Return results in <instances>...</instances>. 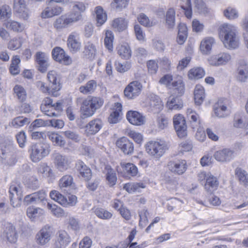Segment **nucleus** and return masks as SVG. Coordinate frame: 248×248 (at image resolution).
<instances>
[{
    "label": "nucleus",
    "instance_id": "42",
    "mask_svg": "<svg viewBox=\"0 0 248 248\" xmlns=\"http://www.w3.org/2000/svg\"><path fill=\"white\" fill-rule=\"evenodd\" d=\"M65 15L70 25L83 19V15L78 13V11L72 10L70 12L65 14Z\"/></svg>",
    "mask_w": 248,
    "mask_h": 248
},
{
    "label": "nucleus",
    "instance_id": "14",
    "mask_svg": "<svg viewBox=\"0 0 248 248\" xmlns=\"http://www.w3.org/2000/svg\"><path fill=\"white\" fill-rule=\"evenodd\" d=\"M16 149L15 148L13 140L11 138H4L0 143V157L2 158L6 157L7 155H10L13 153H16Z\"/></svg>",
    "mask_w": 248,
    "mask_h": 248
},
{
    "label": "nucleus",
    "instance_id": "60",
    "mask_svg": "<svg viewBox=\"0 0 248 248\" xmlns=\"http://www.w3.org/2000/svg\"><path fill=\"white\" fill-rule=\"evenodd\" d=\"M72 4V10L78 11V13L82 14L86 11V4L81 1H75L71 2Z\"/></svg>",
    "mask_w": 248,
    "mask_h": 248
},
{
    "label": "nucleus",
    "instance_id": "45",
    "mask_svg": "<svg viewBox=\"0 0 248 248\" xmlns=\"http://www.w3.org/2000/svg\"><path fill=\"white\" fill-rule=\"evenodd\" d=\"M118 54L122 58L128 59L131 56V50L128 45H120L117 47Z\"/></svg>",
    "mask_w": 248,
    "mask_h": 248
},
{
    "label": "nucleus",
    "instance_id": "35",
    "mask_svg": "<svg viewBox=\"0 0 248 248\" xmlns=\"http://www.w3.org/2000/svg\"><path fill=\"white\" fill-rule=\"evenodd\" d=\"M128 21L124 18L120 17L114 19L112 26L115 31L121 32L126 29Z\"/></svg>",
    "mask_w": 248,
    "mask_h": 248
},
{
    "label": "nucleus",
    "instance_id": "25",
    "mask_svg": "<svg viewBox=\"0 0 248 248\" xmlns=\"http://www.w3.org/2000/svg\"><path fill=\"white\" fill-rule=\"evenodd\" d=\"M126 118L133 125H140L145 122L144 117L136 111H128L126 114Z\"/></svg>",
    "mask_w": 248,
    "mask_h": 248
},
{
    "label": "nucleus",
    "instance_id": "43",
    "mask_svg": "<svg viewBox=\"0 0 248 248\" xmlns=\"http://www.w3.org/2000/svg\"><path fill=\"white\" fill-rule=\"evenodd\" d=\"M172 92L174 95L182 96L185 92L184 84L181 80L174 81L172 83Z\"/></svg>",
    "mask_w": 248,
    "mask_h": 248
},
{
    "label": "nucleus",
    "instance_id": "12",
    "mask_svg": "<svg viewBox=\"0 0 248 248\" xmlns=\"http://www.w3.org/2000/svg\"><path fill=\"white\" fill-rule=\"evenodd\" d=\"M142 88V84L138 81L130 82L125 88L124 94L127 98L134 99L140 93Z\"/></svg>",
    "mask_w": 248,
    "mask_h": 248
},
{
    "label": "nucleus",
    "instance_id": "10",
    "mask_svg": "<svg viewBox=\"0 0 248 248\" xmlns=\"http://www.w3.org/2000/svg\"><path fill=\"white\" fill-rule=\"evenodd\" d=\"M173 123L174 129L179 138H184L187 135V125L184 116L181 114L174 116Z\"/></svg>",
    "mask_w": 248,
    "mask_h": 248
},
{
    "label": "nucleus",
    "instance_id": "4",
    "mask_svg": "<svg viewBox=\"0 0 248 248\" xmlns=\"http://www.w3.org/2000/svg\"><path fill=\"white\" fill-rule=\"evenodd\" d=\"M50 146L45 143H38L30 146L28 152L31 160L38 162L50 153Z\"/></svg>",
    "mask_w": 248,
    "mask_h": 248
},
{
    "label": "nucleus",
    "instance_id": "64",
    "mask_svg": "<svg viewBox=\"0 0 248 248\" xmlns=\"http://www.w3.org/2000/svg\"><path fill=\"white\" fill-rule=\"evenodd\" d=\"M138 20L142 25L150 27L153 26L152 22H151L148 17L144 13H140L138 16Z\"/></svg>",
    "mask_w": 248,
    "mask_h": 248
},
{
    "label": "nucleus",
    "instance_id": "16",
    "mask_svg": "<svg viewBox=\"0 0 248 248\" xmlns=\"http://www.w3.org/2000/svg\"><path fill=\"white\" fill-rule=\"evenodd\" d=\"M52 156L55 167L59 171L63 172L69 168L70 162L66 156L59 153H55L53 154Z\"/></svg>",
    "mask_w": 248,
    "mask_h": 248
},
{
    "label": "nucleus",
    "instance_id": "17",
    "mask_svg": "<svg viewBox=\"0 0 248 248\" xmlns=\"http://www.w3.org/2000/svg\"><path fill=\"white\" fill-rule=\"evenodd\" d=\"M2 236L5 240L11 243H15L18 237L15 226L11 223L7 224L4 229Z\"/></svg>",
    "mask_w": 248,
    "mask_h": 248
},
{
    "label": "nucleus",
    "instance_id": "51",
    "mask_svg": "<svg viewBox=\"0 0 248 248\" xmlns=\"http://www.w3.org/2000/svg\"><path fill=\"white\" fill-rule=\"evenodd\" d=\"M53 25L57 30H61L67 27L70 24L64 14L57 18Z\"/></svg>",
    "mask_w": 248,
    "mask_h": 248
},
{
    "label": "nucleus",
    "instance_id": "31",
    "mask_svg": "<svg viewBox=\"0 0 248 248\" xmlns=\"http://www.w3.org/2000/svg\"><path fill=\"white\" fill-rule=\"evenodd\" d=\"M219 182L217 178L212 175H210L206 178L204 187L207 192L211 193L217 188Z\"/></svg>",
    "mask_w": 248,
    "mask_h": 248
},
{
    "label": "nucleus",
    "instance_id": "27",
    "mask_svg": "<svg viewBox=\"0 0 248 248\" xmlns=\"http://www.w3.org/2000/svg\"><path fill=\"white\" fill-rule=\"evenodd\" d=\"M214 111L216 116L218 118L225 117L229 115V111L221 99L214 105Z\"/></svg>",
    "mask_w": 248,
    "mask_h": 248
},
{
    "label": "nucleus",
    "instance_id": "6",
    "mask_svg": "<svg viewBox=\"0 0 248 248\" xmlns=\"http://www.w3.org/2000/svg\"><path fill=\"white\" fill-rule=\"evenodd\" d=\"M53 232L52 226L48 224L45 225L35 235L36 243L42 246L46 245L50 241Z\"/></svg>",
    "mask_w": 248,
    "mask_h": 248
},
{
    "label": "nucleus",
    "instance_id": "3",
    "mask_svg": "<svg viewBox=\"0 0 248 248\" xmlns=\"http://www.w3.org/2000/svg\"><path fill=\"white\" fill-rule=\"evenodd\" d=\"M47 78L49 82V86H46L44 82L41 81L38 82V85L40 86V89L43 93H48L53 96H57L59 95L58 91L62 88L58 75L55 71H50L47 74Z\"/></svg>",
    "mask_w": 248,
    "mask_h": 248
},
{
    "label": "nucleus",
    "instance_id": "61",
    "mask_svg": "<svg viewBox=\"0 0 248 248\" xmlns=\"http://www.w3.org/2000/svg\"><path fill=\"white\" fill-rule=\"evenodd\" d=\"M68 139L71 140L75 142H78L80 140L79 135L75 131L69 130L62 133Z\"/></svg>",
    "mask_w": 248,
    "mask_h": 248
},
{
    "label": "nucleus",
    "instance_id": "55",
    "mask_svg": "<svg viewBox=\"0 0 248 248\" xmlns=\"http://www.w3.org/2000/svg\"><path fill=\"white\" fill-rule=\"evenodd\" d=\"M14 92L20 102H23L26 100V92L23 87L18 85H16L14 88Z\"/></svg>",
    "mask_w": 248,
    "mask_h": 248
},
{
    "label": "nucleus",
    "instance_id": "19",
    "mask_svg": "<svg viewBox=\"0 0 248 248\" xmlns=\"http://www.w3.org/2000/svg\"><path fill=\"white\" fill-rule=\"evenodd\" d=\"M214 157L219 162H229L234 157V152L229 148H224L216 151L214 154Z\"/></svg>",
    "mask_w": 248,
    "mask_h": 248
},
{
    "label": "nucleus",
    "instance_id": "48",
    "mask_svg": "<svg viewBox=\"0 0 248 248\" xmlns=\"http://www.w3.org/2000/svg\"><path fill=\"white\" fill-rule=\"evenodd\" d=\"M121 166L123 168L124 171L131 176H135L138 173V169L137 167L132 163H121Z\"/></svg>",
    "mask_w": 248,
    "mask_h": 248
},
{
    "label": "nucleus",
    "instance_id": "34",
    "mask_svg": "<svg viewBox=\"0 0 248 248\" xmlns=\"http://www.w3.org/2000/svg\"><path fill=\"white\" fill-rule=\"evenodd\" d=\"M194 100L197 105H201L205 98L204 90L201 85H197L194 90Z\"/></svg>",
    "mask_w": 248,
    "mask_h": 248
},
{
    "label": "nucleus",
    "instance_id": "1",
    "mask_svg": "<svg viewBox=\"0 0 248 248\" xmlns=\"http://www.w3.org/2000/svg\"><path fill=\"white\" fill-rule=\"evenodd\" d=\"M236 33V28L232 25L224 24L220 27L219 36L226 48L235 49L238 47L239 39Z\"/></svg>",
    "mask_w": 248,
    "mask_h": 248
},
{
    "label": "nucleus",
    "instance_id": "38",
    "mask_svg": "<svg viewBox=\"0 0 248 248\" xmlns=\"http://www.w3.org/2000/svg\"><path fill=\"white\" fill-rule=\"evenodd\" d=\"M71 241V238L66 232L65 231H60L58 232L57 242L60 247L64 248Z\"/></svg>",
    "mask_w": 248,
    "mask_h": 248
},
{
    "label": "nucleus",
    "instance_id": "37",
    "mask_svg": "<svg viewBox=\"0 0 248 248\" xmlns=\"http://www.w3.org/2000/svg\"><path fill=\"white\" fill-rule=\"evenodd\" d=\"M145 185L142 182L139 183H129L124 184V189L129 193H132L135 192H139L141 188H144Z\"/></svg>",
    "mask_w": 248,
    "mask_h": 248
},
{
    "label": "nucleus",
    "instance_id": "5",
    "mask_svg": "<svg viewBox=\"0 0 248 248\" xmlns=\"http://www.w3.org/2000/svg\"><path fill=\"white\" fill-rule=\"evenodd\" d=\"M40 109L45 115L49 117H56L58 116V112L62 110V103L59 101L53 104L52 99L46 97L42 101Z\"/></svg>",
    "mask_w": 248,
    "mask_h": 248
},
{
    "label": "nucleus",
    "instance_id": "47",
    "mask_svg": "<svg viewBox=\"0 0 248 248\" xmlns=\"http://www.w3.org/2000/svg\"><path fill=\"white\" fill-rule=\"evenodd\" d=\"M105 169L107 170L106 179L108 183L110 186H113L116 184L117 181L115 172L109 166H106Z\"/></svg>",
    "mask_w": 248,
    "mask_h": 248
},
{
    "label": "nucleus",
    "instance_id": "2",
    "mask_svg": "<svg viewBox=\"0 0 248 248\" xmlns=\"http://www.w3.org/2000/svg\"><path fill=\"white\" fill-rule=\"evenodd\" d=\"M103 99L99 97L88 96L81 104V118L84 119L93 116L95 112L103 106Z\"/></svg>",
    "mask_w": 248,
    "mask_h": 248
},
{
    "label": "nucleus",
    "instance_id": "49",
    "mask_svg": "<svg viewBox=\"0 0 248 248\" xmlns=\"http://www.w3.org/2000/svg\"><path fill=\"white\" fill-rule=\"evenodd\" d=\"M73 184V178L71 175L63 176L59 181V186L61 189L70 187Z\"/></svg>",
    "mask_w": 248,
    "mask_h": 248
},
{
    "label": "nucleus",
    "instance_id": "40",
    "mask_svg": "<svg viewBox=\"0 0 248 248\" xmlns=\"http://www.w3.org/2000/svg\"><path fill=\"white\" fill-rule=\"evenodd\" d=\"M215 43V40L212 37L206 38L201 43L200 49L204 54L210 52L213 45Z\"/></svg>",
    "mask_w": 248,
    "mask_h": 248
},
{
    "label": "nucleus",
    "instance_id": "22",
    "mask_svg": "<svg viewBox=\"0 0 248 248\" xmlns=\"http://www.w3.org/2000/svg\"><path fill=\"white\" fill-rule=\"evenodd\" d=\"M75 168L85 181H89L92 176V172L91 169L88 167L83 161L78 160L76 163Z\"/></svg>",
    "mask_w": 248,
    "mask_h": 248
},
{
    "label": "nucleus",
    "instance_id": "54",
    "mask_svg": "<svg viewBox=\"0 0 248 248\" xmlns=\"http://www.w3.org/2000/svg\"><path fill=\"white\" fill-rule=\"evenodd\" d=\"M175 15L174 10L172 8L170 9L166 14V21L168 28H173L175 25Z\"/></svg>",
    "mask_w": 248,
    "mask_h": 248
},
{
    "label": "nucleus",
    "instance_id": "28",
    "mask_svg": "<svg viewBox=\"0 0 248 248\" xmlns=\"http://www.w3.org/2000/svg\"><path fill=\"white\" fill-rule=\"evenodd\" d=\"M122 105L120 103H116L112 109V112L110 113L108 118V121L110 124H116L120 120V114L122 112Z\"/></svg>",
    "mask_w": 248,
    "mask_h": 248
},
{
    "label": "nucleus",
    "instance_id": "13",
    "mask_svg": "<svg viewBox=\"0 0 248 248\" xmlns=\"http://www.w3.org/2000/svg\"><path fill=\"white\" fill-rule=\"evenodd\" d=\"M116 145L125 155H131L134 152V144L126 137H123L118 139Z\"/></svg>",
    "mask_w": 248,
    "mask_h": 248
},
{
    "label": "nucleus",
    "instance_id": "46",
    "mask_svg": "<svg viewBox=\"0 0 248 248\" xmlns=\"http://www.w3.org/2000/svg\"><path fill=\"white\" fill-rule=\"evenodd\" d=\"M47 136L49 139L52 141L55 145L62 146L65 144V141L63 139V138L56 133L48 132Z\"/></svg>",
    "mask_w": 248,
    "mask_h": 248
},
{
    "label": "nucleus",
    "instance_id": "44",
    "mask_svg": "<svg viewBox=\"0 0 248 248\" xmlns=\"http://www.w3.org/2000/svg\"><path fill=\"white\" fill-rule=\"evenodd\" d=\"M235 175L238 178L240 183L248 187V173L247 172L241 169L237 168L235 170Z\"/></svg>",
    "mask_w": 248,
    "mask_h": 248
},
{
    "label": "nucleus",
    "instance_id": "26",
    "mask_svg": "<svg viewBox=\"0 0 248 248\" xmlns=\"http://www.w3.org/2000/svg\"><path fill=\"white\" fill-rule=\"evenodd\" d=\"M149 106L151 111L154 113H159L163 107L162 101L159 97L155 94L151 95Z\"/></svg>",
    "mask_w": 248,
    "mask_h": 248
},
{
    "label": "nucleus",
    "instance_id": "58",
    "mask_svg": "<svg viewBox=\"0 0 248 248\" xmlns=\"http://www.w3.org/2000/svg\"><path fill=\"white\" fill-rule=\"evenodd\" d=\"M114 36L111 31L108 30L106 32V36L104 39V44L106 47L109 50L113 48V41Z\"/></svg>",
    "mask_w": 248,
    "mask_h": 248
},
{
    "label": "nucleus",
    "instance_id": "29",
    "mask_svg": "<svg viewBox=\"0 0 248 248\" xmlns=\"http://www.w3.org/2000/svg\"><path fill=\"white\" fill-rule=\"evenodd\" d=\"M38 171L42 174L44 177L48 178L49 182H52L55 179V175L53 170L46 163L40 164L38 169Z\"/></svg>",
    "mask_w": 248,
    "mask_h": 248
},
{
    "label": "nucleus",
    "instance_id": "8",
    "mask_svg": "<svg viewBox=\"0 0 248 248\" xmlns=\"http://www.w3.org/2000/svg\"><path fill=\"white\" fill-rule=\"evenodd\" d=\"M166 146L158 141H151L147 143L146 151L147 153L155 158H159L165 153Z\"/></svg>",
    "mask_w": 248,
    "mask_h": 248
},
{
    "label": "nucleus",
    "instance_id": "53",
    "mask_svg": "<svg viewBox=\"0 0 248 248\" xmlns=\"http://www.w3.org/2000/svg\"><path fill=\"white\" fill-rule=\"evenodd\" d=\"M6 28L16 32H21L23 29V25L20 23L14 20H9L5 23Z\"/></svg>",
    "mask_w": 248,
    "mask_h": 248
},
{
    "label": "nucleus",
    "instance_id": "39",
    "mask_svg": "<svg viewBox=\"0 0 248 248\" xmlns=\"http://www.w3.org/2000/svg\"><path fill=\"white\" fill-rule=\"evenodd\" d=\"M96 87V82L94 80H90L85 85L80 86L79 91L84 94H91L94 91Z\"/></svg>",
    "mask_w": 248,
    "mask_h": 248
},
{
    "label": "nucleus",
    "instance_id": "15",
    "mask_svg": "<svg viewBox=\"0 0 248 248\" xmlns=\"http://www.w3.org/2000/svg\"><path fill=\"white\" fill-rule=\"evenodd\" d=\"M46 194L43 190H39L31 194L26 195L23 200L24 204L43 203L46 200Z\"/></svg>",
    "mask_w": 248,
    "mask_h": 248
},
{
    "label": "nucleus",
    "instance_id": "23",
    "mask_svg": "<svg viewBox=\"0 0 248 248\" xmlns=\"http://www.w3.org/2000/svg\"><path fill=\"white\" fill-rule=\"evenodd\" d=\"M103 123L100 119L91 121L85 127V132L87 135H94L102 128Z\"/></svg>",
    "mask_w": 248,
    "mask_h": 248
},
{
    "label": "nucleus",
    "instance_id": "56",
    "mask_svg": "<svg viewBox=\"0 0 248 248\" xmlns=\"http://www.w3.org/2000/svg\"><path fill=\"white\" fill-rule=\"evenodd\" d=\"M30 123V119L23 116H18L14 119L11 123L12 125L16 128L22 126Z\"/></svg>",
    "mask_w": 248,
    "mask_h": 248
},
{
    "label": "nucleus",
    "instance_id": "36",
    "mask_svg": "<svg viewBox=\"0 0 248 248\" xmlns=\"http://www.w3.org/2000/svg\"><path fill=\"white\" fill-rule=\"evenodd\" d=\"M96 15V26L100 27L106 21L107 16L101 6H97L95 9Z\"/></svg>",
    "mask_w": 248,
    "mask_h": 248
},
{
    "label": "nucleus",
    "instance_id": "7",
    "mask_svg": "<svg viewBox=\"0 0 248 248\" xmlns=\"http://www.w3.org/2000/svg\"><path fill=\"white\" fill-rule=\"evenodd\" d=\"M50 198L64 207L73 206L77 202V198L72 195L68 196L67 200L63 195L57 190H52L49 194Z\"/></svg>",
    "mask_w": 248,
    "mask_h": 248
},
{
    "label": "nucleus",
    "instance_id": "9",
    "mask_svg": "<svg viewBox=\"0 0 248 248\" xmlns=\"http://www.w3.org/2000/svg\"><path fill=\"white\" fill-rule=\"evenodd\" d=\"M9 199L13 207L20 205L22 198V189L19 185L12 184L9 187Z\"/></svg>",
    "mask_w": 248,
    "mask_h": 248
},
{
    "label": "nucleus",
    "instance_id": "30",
    "mask_svg": "<svg viewBox=\"0 0 248 248\" xmlns=\"http://www.w3.org/2000/svg\"><path fill=\"white\" fill-rule=\"evenodd\" d=\"M167 107L170 110H179L183 107V101L179 96H170L167 101Z\"/></svg>",
    "mask_w": 248,
    "mask_h": 248
},
{
    "label": "nucleus",
    "instance_id": "18",
    "mask_svg": "<svg viewBox=\"0 0 248 248\" xmlns=\"http://www.w3.org/2000/svg\"><path fill=\"white\" fill-rule=\"evenodd\" d=\"M231 59V55L227 53H220L211 57L209 60L210 65L218 66L226 64Z\"/></svg>",
    "mask_w": 248,
    "mask_h": 248
},
{
    "label": "nucleus",
    "instance_id": "32",
    "mask_svg": "<svg viewBox=\"0 0 248 248\" xmlns=\"http://www.w3.org/2000/svg\"><path fill=\"white\" fill-rule=\"evenodd\" d=\"M237 72V80L245 82L248 77V65L245 62H242L238 67Z\"/></svg>",
    "mask_w": 248,
    "mask_h": 248
},
{
    "label": "nucleus",
    "instance_id": "20",
    "mask_svg": "<svg viewBox=\"0 0 248 248\" xmlns=\"http://www.w3.org/2000/svg\"><path fill=\"white\" fill-rule=\"evenodd\" d=\"M67 46L70 51L76 53L79 51L81 47L79 36L78 33L72 32L68 37Z\"/></svg>",
    "mask_w": 248,
    "mask_h": 248
},
{
    "label": "nucleus",
    "instance_id": "57",
    "mask_svg": "<svg viewBox=\"0 0 248 248\" xmlns=\"http://www.w3.org/2000/svg\"><path fill=\"white\" fill-rule=\"evenodd\" d=\"M47 206L49 209L51 210L53 215L57 217H63L65 215L64 210L55 204L47 202Z\"/></svg>",
    "mask_w": 248,
    "mask_h": 248
},
{
    "label": "nucleus",
    "instance_id": "11",
    "mask_svg": "<svg viewBox=\"0 0 248 248\" xmlns=\"http://www.w3.org/2000/svg\"><path fill=\"white\" fill-rule=\"evenodd\" d=\"M167 166L171 172L178 175L183 174L187 170V167L185 160L176 159L170 160Z\"/></svg>",
    "mask_w": 248,
    "mask_h": 248
},
{
    "label": "nucleus",
    "instance_id": "62",
    "mask_svg": "<svg viewBox=\"0 0 248 248\" xmlns=\"http://www.w3.org/2000/svg\"><path fill=\"white\" fill-rule=\"evenodd\" d=\"M41 212L42 210L40 208L30 207L27 209V215L30 218L33 219L41 214Z\"/></svg>",
    "mask_w": 248,
    "mask_h": 248
},
{
    "label": "nucleus",
    "instance_id": "50",
    "mask_svg": "<svg viewBox=\"0 0 248 248\" xmlns=\"http://www.w3.org/2000/svg\"><path fill=\"white\" fill-rule=\"evenodd\" d=\"M205 72L201 67H196L191 69L188 72V76L190 79H198L204 76Z\"/></svg>",
    "mask_w": 248,
    "mask_h": 248
},
{
    "label": "nucleus",
    "instance_id": "24",
    "mask_svg": "<svg viewBox=\"0 0 248 248\" xmlns=\"http://www.w3.org/2000/svg\"><path fill=\"white\" fill-rule=\"evenodd\" d=\"M36 61L38 64V70L41 73L46 71L49 64L48 57L47 54L42 52H37L35 55Z\"/></svg>",
    "mask_w": 248,
    "mask_h": 248
},
{
    "label": "nucleus",
    "instance_id": "33",
    "mask_svg": "<svg viewBox=\"0 0 248 248\" xmlns=\"http://www.w3.org/2000/svg\"><path fill=\"white\" fill-rule=\"evenodd\" d=\"M187 117L189 121L191 127L195 129L199 126L200 120L198 114L191 108H187L186 110Z\"/></svg>",
    "mask_w": 248,
    "mask_h": 248
},
{
    "label": "nucleus",
    "instance_id": "59",
    "mask_svg": "<svg viewBox=\"0 0 248 248\" xmlns=\"http://www.w3.org/2000/svg\"><path fill=\"white\" fill-rule=\"evenodd\" d=\"M94 213L97 217L103 219H109L112 216L110 212L101 208L95 209Z\"/></svg>",
    "mask_w": 248,
    "mask_h": 248
},
{
    "label": "nucleus",
    "instance_id": "63",
    "mask_svg": "<svg viewBox=\"0 0 248 248\" xmlns=\"http://www.w3.org/2000/svg\"><path fill=\"white\" fill-rule=\"evenodd\" d=\"M149 213L146 209H143L139 212V215L140 217L139 225L142 227L145 226L148 222V216Z\"/></svg>",
    "mask_w": 248,
    "mask_h": 248
},
{
    "label": "nucleus",
    "instance_id": "52",
    "mask_svg": "<svg viewBox=\"0 0 248 248\" xmlns=\"http://www.w3.org/2000/svg\"><path fill=\"white\" fill-rule=\"evenodd\" d=\"M14 5L15 9H16L17 12L19 13L23 12V18L24 19H27L28 15L24 11L26 7L25 0H14Z\"/></svg>",
    "mask_w": 248,
    "mask_h": 248
},
{
    "label": "nucleus",
    "instance_id": "21",
    "mask_svg": "<svg viewBox=\"0 0 248 248\" xmlns=\"http://www.w3.org/2000/svg\"><path fill=\"white\" fill-rule=\"evenodd\" d=\"M52 55L55 61L65 65H68L71 62L70 57L66 55L64 50L60 47H56L53 49Z\"/></svg>",
    "mask_w": 248,
    "mask_h": 248
},
{
    "label": "nucleus",
    "instance_id": "41",
    "mask_svg": "<svg viewBox=\"0 0 248 248\" xmlns=\"http://www.w3.org/2000/svg\"><path fill=\"white\" fill-rule=\"evenodd\" d=\"M96 53L95 46L90 42H87L84 46L83 53L88 59L94 58Z\"/></svg>",
    "mask_w": 248,
    "mask_h": 248
}]
</instances>
